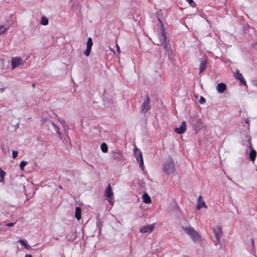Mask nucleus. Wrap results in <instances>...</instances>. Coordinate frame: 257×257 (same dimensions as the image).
Returning a JSON list of instances; mask_svg holds the SVG:
<instances>
[{
  "mask_svg": "<svg viewBox=\"0 0 257 257\" xmlns=\"http://www.w3.org/2000/svg\"><path fill=\"white\" fill-rule=\"evenodd\" d=\"M35 86V84H33V87H34Z\"/></svg>",
  "mask_w": 257,
  "mask_h": 257,
  "instance_id": "37",
  "label": "nucleus"
},
{
  "mask_svg": "<svg viewBox=\"0 0 257 257\" xmlns=\"http://www.w3.org/2000/svg\"><path fill=\"white\" fill-rule=\"evenodd\" d=\"M234 76L236 79L239 80L240 82L242 85L247 86L246 82L245 79L244 78L242 74L240 73L238 70H237L235 72Z\"/></svg>",
  "mask_w": 257,
  "mask_h": 257,
  "instance_id": "9",
  "label": "nucleus"
},
{
  "mask_svg": "<svg viewBox=\"0 0 257 257\" xmlns=\"http://www.w3.org/2000/svg\"><path fill=\"white\" fill-rule=\"evenodd\" d=\"M207 208V206L205 202L203 201L202 197L201 196H199L198 199V203L196 206V209L197 210H199L201 207Z\"/></svg>",
  "mask_w": 257,
  "mask_h": 257,
  "instance_id": "12",
  "label": "nucleus"
},
{
  "mask_svg": "<svg viewBox=\"0 0 257 257\" xmlns=\"http://www.w3.org/2000/svg\"><path fill=\"white\" fill-rule=\"evenodd\" d=\"M149 37L154 44L163 45L166 51L169 50L170 45L167 41L166 33H152Z\"/></svg>",
  "mask_w": 257,
  "mask_h": 257,
  "instance_id": "1",
  "label": "nucleus"
},
{
  "mask_svg": "<svg viewBox=\"0 0 257 257\" xmlns=\"http://www.w3.org/2000/svg\"><path fill=\"white\" fill-rule=\"evenodd\" d=\"M188 3L191 5L192 7H194L193 6V4H194V2H193V0H186Z\"/></svg>",
  "mask_w": 257,
  "mask_h": 257,
  "instance_id": "28",
  "label": "nucleus"
},
{
  "mask_svg": "<svg viewBox=\"0 0 257 257\" xmlns=\"http://www.w3.org/2000/svg\"><path fill=\"white\" fill-rule=\"evenodd\" d=\"M2 33H0V34H1Z\"/></svg>",
  "mask_w": 257,
  "mask_h": 257,
  "instance_id": "41",
  "label": "nucleus"
},
{
  "mask_svg": "<svg viewBox=\"0 0 257 257\" xmlns=\"http://www.w3.org/2000/svg\"><path fill=\"white\" fill-rule=\"evenodd\" d=\"M58 134L59 135H60V132H58Z\"/></svg>",
  "mask_w": 257,
  "mask_h": 257,
  "instance_id": "38",
  "label": "nucleus"
},
{
  "mask_svg": "<svg viewBox=\"0 0 257 257\" xmlns=\"http://www.w3.org/2000/svg\"><path fill=\"white\" fill-rule=\"evenodd\" d=\"M139 157L140 158V163H139L140 167L142 170H143L144 169V161H143V154H142V153L140 151H139Z\"/></svg>",
  "mask_w": 257,
  "mask_h": 257,
  "instance_id": "19",
  "label": "nucleus"
},
{
  "mask_svg": "<svg viewBox=\"0 0 257 257\" xmlns=\"http://www.w3.org/2000/svg\"><path fill=\"white\" fill-rule=\"evenodd\" d=\"M0 90L3 92V91L5 90V88H1V89H0Z\"/></svg>",
  "mask_w": 257,
  "mask_h": 257,
  "instance_id": "35",
  "label": "nucleus"
},
{
  "mask_svg": "<svg viewBox=\"0 0 257 257\" xmlns=\"http://www.w3.org/2000/svg\"><path fill=\"white\" fill-rule=\"evenodd\" d=\"M226 89V85L223 83H219L216 89L218 91V92L220 93H222L225 91V90Z\"/></svg>",
  "mask_w": 257,
  "mask_h": 257,
  "instance_id": "14",
  "label": "nucleus"
},
{
  "mask_svg": "<svg viewBox=\"0 0 257 257\" xmlns=\"http://www.w3.org/2000/svg\"><path fill=\"white\" fill-rule=\"evenodd\" d=\"M250 148H251V144H250Z\"/></svg>",
  "mask_w": 257,
  "mask_h": 257,
  "instance_id": "39",
  "label": "nucleus"
},
{
  "mask_svg": "<svg viewBox=\"0 0 257 257\" xmlns=\"http://www.w3.org/2000/svg\"><path fill=\"white\" fill-rule=\"evenodd\" d=\"M25 257H32V256L31 254H26Z\"/></svg>",
  "mask_w": 257,
  "mask_h": 257,
  "instance_id": "33",
  "label": "nucleus"
},
{
  "mask_svg": "<svg viewBox=\"0 0 257 257\" xmlns=\"http://www.w3.org/2000/svg\"><path fill=\"white\" fill-rule=\"evenodd\" d=\"M101 150L102 152L106 153L108 151V147L107 145L105 143H103L101 145Z\"/></svg>",
  "mask_w": 257,
  "mask_h": 257,
  "instance_id": "21",
  "label": "nucleus"
},
{
  "mask_svg": "<svg viewBox=\"0 0 257 257\" xmlns=\"http://www.w3.org/2000/svg\"><path fill=\"white\" fill-rule=\"evenodd\" d=\"M22 63V60L21 58H14L12 60V68L15 69L16 67L21 65Z\"/></svg>",
  "mask_w": 257,
  "mask_h": 257,
  "instance_id": "11",
  "label": "nucleus"
},
{
  "mask_svg": "<svg viewBox=\"0 0 257 257\" xmlns=\"http://www.w3.org/2000/svg\"><path fill=\"white\" fill-rule=\"evenodd\" d=\"M186 130V123L185 121H183L179 127L175 128V132L178 134H182L185 132Z\"/></svg>",
  "mask_w": 257,
  "mask_h": 257,
  "instance_id": "10",
  "label": "nucleus"
},
{
  "mask_svg": "<svg viewBox=\"0 0 257 257\" xmlns=\"http://www.w3.org/2000/svg\"><path fill=\"white\" fill-rule=\"evenodd\" d=\"M247 29H246V30L247 31H252L253 30V28L250 27H249V26H247Z\"/></svg>",
  "mask_w": 257,
  "mask_h": 257,
  "instance_id": "31",
  "label": "nucleus"
},
{
  "mask_svg": "<svg viewBox=\"0 0 257 257\" xmlns=\"http://www.w3.org/2000/svg\"><path fill=\"white\" fill-rule=\"evenodd\" d=\"M143 200L145 203L147 204L151 203L152 202L151 197L147 193H145L143 194Z\"/></svg>",
  "mask_w": 257,
  "mask_h": 257,
  "instance_id": "17",
  "label": "nucleus"
},
{
  "mask_svg": "<svg viewBox=\"0 0 257 257\" xmlns=\"http://www.w3.org/2000/svg\"><path fill=\"white\" fill-rule=\"evenodd\" d=\"M213 231L215 235L216 239L219 243L220 242V238L222 235V228L219 226H216L214 228Z\"/></svg>",
  "mask_w": 257,
  "mask_h": 257,
  "instance_id": "6",
  "label": "nucleus"
},
{
  "mask_svg": "<svg viewBox=\"0 0 257 257\" xmlns=\"http://www.w3.org/2000/svg\"><path fill=\"white\" fill-rule=\"evenodd\" d=\"M15 224V223H9L8 224H7L6 225L9 227H11V226H13Z\"/></svg>",
  "mask_w": 257,
  "mask_h": 257,
  "instance_id": "30",
  "label": "nucleus"
},
{
  "mask_svg": "<svg viewBox=\"0 0 257 257\" xmlns=\"http://www.w3.org/2000/svg\"><path fill=\"white\" fill-rule=\"evenodd\" d=\"M19 242L21 244H22L23 246H24L25 247H27V246L28 245L27 242L24 240H23V239H20L19 240Z\"/></svg>",
  "mask_w": 257,
  "mask_h": 257,
  "instance_id": "25",
  "label": "nucleus"
},
{
  "mask_svg": "<svg viewBox=\"0 0 257 257\" xmlns=\"http://www.w3.org/2000/svg\"><path fill=\"white\" fill-rule=\"evenodd\" d=\"M116 48H117V51L118 52H119L120 51V49H119V46L117 45H116Z\"/></svg>",
  "mask_w": 257,
  "mask_h": 257,
  "instance_id": "32",
  "label": "nucleus"
},
{
  "mask_svg": "<svg viewBox=\"0 0 257 257\" xmlns=\"http://www.w3.org/2000/svg\"><path fill=\"white\" fill-rule=\"evenodd\" d=\"M251 242H252V245H254V241H253V239H251Z\"/></svg>",
  "mask_w": 257,
  "mask_h": 257,
  "instance_id": "34",
  "label": "nucleus"
},
{
  "mask_svg": "<svg viewBox=\"0 0 257 257\" xmlns=\"http://www.w3.org/2000/svg\"><path fill=\"white\" fill-rule=\"evenodd\" d=\"M75 217L78 220H80L81 217V209L79 207H76L75 208Z\"/></svg>",
  "mask_w": 257,
  "mask_h": 257,
  "instance_id": "15",
  "label": "nucleus"
},
{
  "mask_svg": "<svg viewBox=\"0 0 257 257\" xmlns=\"http://www.w3.org/2000/svg\"><path fill=\"white\" fill-rule=\"evenodd\" d=\"M105 196L107 197V201L111 205L114 204V197L110 184H109L104 192Z\"/></svg>",
  "mask_w": 257,
  "mask_h": 257,
  "instance_id": "5",
  "label": "nucleus"
},
{
  "mask_svg": "<svg viewBox=\"0 0 257 257\" xmlns=\"http://www.w3.org/2000/svg\"><path fill=\"white\" fill-rule=\"evenodd\" d=\"M49 20L45 16H42L41 18L40 23L41 25L46 26L48 24Z\"/></svg>",
  "mask_w": 257,
  "mask_h": 257,
  "instance_id": "20",
  "label": "nucleus"
},
{
  "mask_svg": "<svg viewBox=\"0 0 257 257\" xmlns=\"http://www.w3.org/2000/svg\"><path fill=\"white\" fill-rule=\"evenodd\" d=\"M205 101V99L204 97H201L200 99V102L201 103H203Z\"/></svg>",
  "mask_w": 257,
  "mask_h": 257,
  "instance_id": "29",
  "label": "nucleus"
},
{
  "mask_svg": "<svg viewBox=\"0 0 257 257\" xmlns=\"http://www.w3.org/2000/svg\"><path fill=\"white\" fill-rule=\"evenodd\" d=\"M9 27L8 26L5 25H1L0 26V32H5L6 31L8 30Z\"/></svg>",
  "mask_w": 257,
  "mask_h": 257,
  "instance_id": "22",
  "label": "nucleus"
},
{
  "mask_svg": "<svg viewBox=\"0 0 257 257\" xmlns=\"http://www.w3.org/2000/svg\"><path fill=\"white\" fill-rule=\"evenodd\" d=\"M159 23H160V26L161 27V31H164L165 30L164 25H163L162 22L159 19Z\"/></svg>",
  "mask_w": 257,
  "mask_h": 257,
  "instance_id": "27",
  "label": "nucleus"
},
{
  "mask_svg": "<svg viewBox=\"0 0 257 257\" xmlns=\"http://www.w3.org/2000/svg\"><path fill=\"white\" fill-rule=\"evenodd\" d=\"M150 102V98L149 95H147L140 107L141 112L142 114L146 115L147 111L151 109V106Z\"/></svg>",
  "mask_w": 257,
  "mask_h": 257,
  "instance_id": "3",
  "label": "nucleus"
},
{
  "mask_svg": "<svg viewBox=\"0 0 257 257\" xmlns=\"http://www.w3.org/2000/svg\"><path fill=\"white\" fill-rule=\"evenodd\" d=\"M207 64V59L205 58H203L200 60V73L203 72L206 68Z\"/></svg>",
  "mask_w": 257,
  "mask_h": 257,
  "instance_id": "13",
  "label": "nucleus"
},
{
  "mask_svg": "<svg viewBox=\"0 0 257 257\" xmlns=\"http://www.w3.org/2000/svg\"><path fill=\"white\" fill-rule=\"evenodd\" d=\"M175 171V165L172 159L167 160L164 166V171L167 174H170Z\"/></svg>",
  "mask_w": 257,
  "mask_h": 257,
  "instance_id": "4",
  "label": "nucleus"
},
{
  "mask_svg": "<svg viewBox=\"0 0 257 257\" xmlns=\"http://www.w3.org/2000/svg\"><path fill=\"white\" fill-rule=\"evenodd\" d=\"M112 157L114 160H121L123 159V155L121 153H114L112 155Z\"/></svg>",
  "mask_w": 257,
  "mask_h": 257,
  "instance_id": "16",
  "label": "nucleus"
},
{
  "mask_svg": "<svg viewBox=\"0 0 257 257\" xmlns=\"http://www.w3.org/2000/svg\"><path fill=\"white\" fill-rule=\"evenodd\" d=\"M93 45V42L91 38H89L86 42V49L84 52V55L88 57L90 53L91 47Z\"/></svg>",
  "mask_w": 257,
  "mask_h": 257,
  "instance_id": "8",
  "label": "nucleus"
},
{
  "mask_svg": "<svg viewBox=\"0 0 257 257\" xmlns=\"http://www.w3.org/2000/svg\"><path fill=\"white\" fill-rule=\"evenodd\" d=\"M154 228H155V225L154 224L149 225L143 226L142 227H141L140 228V231L142 233H150L153 231Z\"/></svg>",
  "mask_w": 257,
  "mask_h": 257,
  "instance_id": "7",
  "label": "nucleus"
},
{
  "mask_svg": "<svg viewBox=\"0 0 257 257\" xmlns=\"http://www.w3.org/2000/svg\"><path fill=\"white\" fill-rule=\"evenodd\" d=\"M184 221L187 222V221L185 219Z\"/></svg>",
  "mask_w": 257,
  "mask_h": 257,
  "instance_id": "40",
  "label": "nucleus"
},
{
  "mask_svg": "<svg viewBox=\"0 0 257 257\" xmlns=\"http://www.w3.org/2000/svg\"><path fill=\"white\" fill-rule=\"evenodd\" d=\"M18 153L17 151H13L12 152V156L13 158H15L17 157Z\"/></svg>",
  "mask_w": 257,
  "mask_h": 257,
  "instance_id": "26",
  "label": "nucleus"
},
{
  "mask_svg": "<svg viewBox=\"0 0 257 257\" xmlns=\"http://www.w3.org/2000/svg\"><path fill=\"white\" fill-rule=\"evenodd\" d=\"M256 156V151L254 149H252L250 150V153H249V158H250V160L252 162H254Z\"/></svg>",
  "mask_w": 257,
  "mask_h": 257,
  "instance_id": "18",
  "label": "nucleus"
},
{
  "mask_svg": "<svg viewBox=\"0 0 257 257\" xmlns=\"http://www.w3.org/2000/svg\"><path fill=\"white\" fill-rule=\"evenodd\" d=\"M53 124L54 126L56 127V126L55 125V123H53Z\"/></svg>",
  "mask_w": 257,
  "mask_h": 257,
  "instance_id": "36",
  "label": "nucleus"
},
{
  "mask_svg": "<svg viewBox=\"0 0 257 257\" xmlns=\"http://www.w3.org/2000/svg\"><path fill=\"white\" fill-rule=\"evenodd\" d=\"M6 173L0 168V182L3 181Z\"/></svg>",
  "mask_w": 257,
  "mask_h": 257,
  "instance_id": "23",
  "label": "nucleus"
},
{
  "mask_svg": "<svg viewBox=\"0 0 257 257\" xmlns=\"http://www.w3.org/2000/svg\"><path fill=\"white\" fill-rule=\"evenodd\" d=\"M182 228L187 234L191 236L194 241H198L200 239V236L193 227L189 226L188 227L182 226Z\"/></svg>",
  "mask_w": 257,
  "mask_h": 257,
  "instance_id": "2",
  "label": "nucleus"
},
{
  "mask_svg": "<svg viewBox=\"0 0 257 257\" xmlns=\"http://www.w3.org/2000/svg\"><path fill=\"white\" fill-rule=\"evenodd\" d=\"M27 164V162L24 161H22L20 163V167L22 170H24L25 166Z\"/></svg>",
  "mask_w": 257,
  "mask_h": 257,
  "instance_id": "24",
  "label": "nucleus"
}]
</instances>
